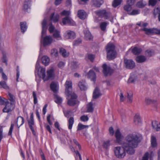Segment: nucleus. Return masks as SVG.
I'll return each instance as SVG.
<instances>
[{"mask_svg": "<svg viewBox=\"0 0 160 160\" xmlns=\"http://www.w3.org/2000/svg\"><path fill=\"white\" fill-rule=\"evenodd\" d=\"M142 139V136L139 134H129L125 138V142L122 143V146L129 154L134 153V148H137Z\"/></svg>", "mask_w": 160, "mask_h": 160, "instance_id": "1", "label": "nucleus"}, {"mask_svg": "<svg viewBox=\"0 0 160 160\" xmlns=\"http://www.w3.org/2000/svg\"><path fill=\"white\" fill-rule=\"evenodd\" d=\"M47 21L44 19L42 23V31L40 42L44 47L50 45L53 41V38L50 35L45 36L46 34Z\"/></svg>", "mask_w": 160, "mask_h": 160, "instance_id": "2", "label": "nucleus"}, {"mask_svg": "<svg viewBox=\"0 0 160 160\" xmlns=\"http://www.w3.org/2000/svg\"><path fill=\"white\" fill-rule=\"evenodd\" d=\"M107 57L109 60H112L117 56V52L115 50V46L112 43H108L106 48Z\"/></svg>", "mask_w": 160, "mask_h": 160, "instance_id": "3", "label": "nucleus"}, {"mask_svg": "<svg viewBox=\"0 0 160 160\" xmlns=\"http://www.w3.org/2000/svg\"><path fill=\"white\" fill-rule=\"evenodd\" d=\"M35 73L36 76L38 75L40 78H42L45 81L46 78L45 69L39 66L38 62H37Z\"/></svg>", "mask_w": 160, "mask_h": 160, "instance_id": "4", "label": "nucleus"}, {"mask_svg": "<svg viewBox=\"0 0 160 160\" xmlns=\"http://www.w3.org/2000/svg\"><path fill=\"white\" fill-rule=\"evenodd\" d=\"M126 150L123 147H117L115 148L114 152L116 156L119 158H123L126 155Z\"/></svg>", "mask_w": 160, "mask_h": 160, "instance_id": "5", "label": "nucleus"}, {"mask_svg": "<svg viewBox=\"0 0 160 160\" xmlns=\"http://www.w3.org/2000/svg\"><path fill=\"white\" fill-rule=\"evenodd\" d=\"M95 13L99 17L104 18L105 19H107L110 15V12L105 9L97 10L95 12Z\"/></svg>", "mask_w": 160, "mask_h": 160, "instance_id": "6", "label": "nucleus"}, {"mask_svg": "<svg viewBox=\"0 0 160 160\" xmlns=\"http://www.w3.org/2000/svg\"><path fill=\"white\" fill-rule=\"evenodd\" d=\"M70 96H71V98L68 100L67 102L69 105L73 106L79 103V102L77 100V96L75 93L71 94Z\"/></svg>", "mask_w": 160, "mask_h": 160, "instance_id": "7", "label": "nucleus"}, {"mask_svg": "<svg viewBox=\"0 0 160 160\" xmlns=\"http://www.w3.org/2000/svg\"><path fill=\"white\" fill-rule=\"evenodd\" d=\"M65 93L68 97L71 94L73 93L72 92V83L71 81H67L65 83Z\"/></svg>", "mask_w": 160, "mask_h": 160, "instance_id": "8", "label": "nucleus"}, {"mask_svg": "<svg viewBox=\"0 0 160 160\" xmlns=\"http://www.w3.org/2000/svg\"><path fill=\"white\" fill-rule=\"evenodd\" d=\"M124 62L125 68L128 69H132L135 66V63L132 59H125Z\"/></svg>", "mask_w": 160, "mask_h": 160, "instance_id": "9", "label": "nucleus"}, {"mask_svg": "<svg viewBox=\"0 0 160 160\" xmlns=\"http://www.w3.org/2000/svg\"><path fill=\"white\" fill-rule=\"evenodd\" d=\"M5 103L6 105L3 109V112L7 113L11 112L14 108V105L12 103L9 102L7 100H6Z\"/></svg>", "mask_w": 160, "mask_h": 160, "instance_id": "10", "label": "nucleus"}, {"mask_svg": "<svg viewBox=\"0 0 160 160\" xmlns=\"http://www.w3.org/2000/svg\"><path fill=\"white\" fill-rule=\"evenodd\" d=\"M62 22L63 25L68 24L74 25L75 24V22L69 17H65L63 18Z\"/></svg>", "mask_w": 160, "mask_h": 160, "instance_id": "11", "label": "nucleus"}, {"mask_svg": "<svg viewBox=\"0 0 160 160\" xmlns=\"http://www.w3.org/2000/svg\"><path fill=\"white\" fill-rule=\"evenodd\" d=\"M78 85L81 91L86 90L88 88V86L85 80H82L80 81Z\"/></svg>", "mask_w": 160, "mask_h": 160, "instance_id": "12", "label": "nucleus"}, {"mask_svg": "<svg viewBox=\"0 0 160 160\" xmlns=\"http://www.w3.org/2000/svg\"><path fill=\"white\" fill-rule=\"evenodd\" d=\"M103 72L106 76H107L108 74H111L112 72V70L111 68L109 67L106 64H104L102 66Z\"/></svg>", "mask_w": 160, "mask_h": 160, "instance_id": "13", "label": "nucleus"}, {"mask_svg": "<svg viewBox=\"0 0 160 160\" xmlns=\"http://www.w3.org/2000/svg\"><path fill=\"white\" fill-rule=\"evenodd\" d=\"M47 76H46L45 81H48L50 79L53 78L54 76V70L53 68H51L50 69L48 70L47 72Z\"/></svg>", "mask_w": 160, "mask_h": 160, "instance_id": "14", "label": "nucleus"}, {"mask_svg": "<svg viewBox=\"0 0 160 160\" xmlns=\"http://www.w3.org/2000/svg\"><path fill=\"white\" fill-rule=\"evenodd\" d=\"M92 6L96 8H99L103 3V0H92Z\"/></svg>", "mask_w": 160, "mask_h": 160, "instance_id": "15", "label": "nucleus"}, {"mask_svg": "<svg viewBox=\"0 0 160 160\" xmlns=\"http://www.w3.org/2000/svg\"><path fill=\"white\" fill-rule=\"evenodd\" d=\"M87 16V13L83 10H80L78 11V16L82 20L85 19Z\"/></svg>", "mask_w": 160, "mask_h": 160, "instance_id": "16", "label": "nucleus"}, {"mask_svg": "<svg viewBox=\"0 0 160 160\" xmlns=\"http://www.w3.org/2000/svg\"><path fill=\"white\" fill-rule=\"evenodd\" d=\"M50 88L51 90L54 93H56L58 91V89L57 83L54 82H52L50 85Z\"/></svg>", "mask_w": 160, "mask_h": 160, "instance_id": "17", "label": "nucleus"}, {"mask_svg": "<svg viewBox=\"0 0 160 160\" xmlns=\"http://www.w3.org/2000/svg\"><path fill=\"white\" fill-rule=\"evenodd\" d=\"M115 136L116 138L117 142H119L123 138V136L122 135L119 129H117L115 133Z\"/></svg>", "mask_w": 160, "mask_h": 160, "instance_id": "18", "label": "nucleus"}, {"mask_svg": "<svg viewBox=\"0 0 160 160\" xmlns=\"http://www.w3.org/2000/svg\"><path fill=\"white\" fill-rule=\"evenodd\" d=\"M20 28L21 32L24 33L27 29V23L26 22H21L20 23Z\"/></svg>", "mask_w": 160, "mask_h": 160, "instance_id": "19", "label": "nucleus"}, {"mask_svg": "<svg viewBox=\"0 0 160 160\" xmlns=\"http://www.w3.org/2000/svg\"><path fill=\"white\" fill-rule=\"evenodd\" d=\"M24 118L21 116H19L17 118L16 124L18 128L22 126L24 123Z\"/></svg>", "mask_w": 160, "mask_h": 160, "instance_id": "20", "label": "nucleus"}, {"mask_svg": "<svg viewBox=\"0 0 160 160\" xmlns=\"http://www.w3.org/2000/svg\"><path fill=\"white\" fill-rule=\"evenodd\" d=\"M59 16L58 14L54 15V13L51 14L50 18V20L53 21L54 22H56L58 21Z\"/></svg>", "mask_w": 160, "mask_h": 160, "instance_id": "21", "label": "nucleus"}, {"mask_svg": "<svg viewBox=\"0 0 160 160\" xmlns=\"http://www.w3.org/2000/svg\"><path fill=\"white\" fill-rule=\"evenodd\" d=\"M142 49L137 47H134L132 50V53L135 55H138L141 53L142 52Z\"/></svg>", "mask_w": 160, "mask_h": 160, "instance_id": "22", "label": "nucleus"}, {"mask_svg": "<svg viewBox=\"0 0 160 160\" xmlns=\"http://www.w3.org/2000/svg\"><path fill=\"white\" fill-rule=\"evenodd\" d=\"M102 95L100 92V90L98 88V87L96 88L93 92V98L94 99H97L100 96Z\"/></svg>", "mask_w": 160, "mask_h": 160, "instance_id": "23", "label": "nucleus"}, {"mask_svg": "<svg viewBox=\"0 0 160 160\" xmlns=\"http://www.w3.org/2000/svg\"><path fill=\"white\" fill-rule=\"evenodd\" d=\"M154 17L156 18L158 17V21L160 22V8H157L154 10L153 13Z\"/></svg>", "mask_w": 160, "mask_h": 160, "instance_id": "24", "label": "nucleus"}, {"mask_svg": "<svg viewBox=\"0 0 160 160\" xmlns=\"http://www.w3.org/2000/svg\"><path fill=\"white\" fill-rule=\"evenodd\" d=\"M146 59L145 56L140 55L136 57V60L138 63H142L144 62L146 60Z\"/></svg>", "mask_w": 160, "mask_h": 160, "instance_id": "25", "label": "nucleus"}, {"mask_svg": "<svg viewBox=\"0 0 160 160\" xmlns=\"http://www.w3.org/2000/svg\"><path fill=\"white\" fill-rule=\"evenodd\" d=\"M152 126L153 128L156 131H160V123L157 122H152Z\"/></svg>", "mask_w": 160, "mask_h": 160, "instance_id": "26", "label": "nucleus"}, {"mask_svg": "<svg viewBox=\"0 0 160 160\" xmlns=\"http://www.w3.org/2000/svg\"><path fill=\"white\" fill-rule=\"evenodd\" d=\"M151 142L152 147L154 148L157 146V142L156 137L154 136H152L151 138Z\"/></svg>", "mask_w": 160, "mask_h": 160, "instance_id": "27", "label": "nucleus"}, {"mask_svg": "<svg viewBox=\"0 0 160 160\" xmlns=\"http://www.w3.org/2000/svg\"><path fill=\"white\" fill-rule=\"evenodd\" d=\"M88 76L91 78L92 80L95 81L96 78V75L95 72L92 70H90L88 73Z\"/></svg>", "mask_w": 160, "mask_h": 160, "instance_id": "28", "label": "nucleus"}, {"mask_svg": "<svg viewBox=\"0 0 160 160\" xmlns=\"http://www.w3.org/2000/svg\"><path fill=\"white\" fill-rule=\"evenodd\" d=\"M68 38L70 39H73L76 37L75 33L73 31H67Z\"/></svg>", "mask_w": 160, "mask_h": 160, "instance_id": "29", "label": "nucleus"}, {"mask_svg": "<svg viewBox=\"0 0 160 160\" xmlns=\"http://www.w3.org/2000/svg\"><path fill=\"white\" fill-rule=\"evenodd\" d=\"M42 63L45 66L48 65L49 63L50 59L47 56H44L42 58Z\"/></svg>", "mask_w": 160, "mask_h": 160, "instance_id": "30", "label": "nucleus"}, {"mask_svg": "<svg viewBox=\"0 0 160 160\" xmlns=\"http://www.w3.org/2000/svg\"><path fill=\"white\" fill-rule=\"evenodd\" d=\"M85 37L86 39L87 40H91L93 38V37L89 31L86 30L84 31Z\"/></svg>", "mask_w": 160, "mask_h": 160, "instance_id": "31", "label": "nucleus"}, {"mask_svg": "<svg viewBox=\"0 0 160 160\" xmlns=\"http://www.w3.org/2000/svg\"><path fill=\"white\" fill-rule=\"evenodd\" d=\"M71 68L72 70H74L79 68V64L76 61H73L71 62Z\"/></svg>", "mask_w": 160, "mask_h": 160, "instance_id": "32", "label": "nucleus"}, {"mask_svg": "<svg viewBox=\"0 0 160 160\" xmlns=\"http://www.w3.org/2000/svg\"><path fill=\"white\" fill-rule=\"evenodd\" d=\"M60 53L64 57H67L69 54V53L67 52L65 49L62 48H60Z\"/></svg>", "mask_w": 160, "mask_h": 160, "instance_id": "33", "label": "nucleus"}, {"mask_svg": "<svg viewBox=\"0 0 160 160\" xmlns=\"http://www.w3.org/2000/svg\"><path fill=\"white\" fill-rule=\"evenodd\" d=\"M68 128L69 129H71L74 122V119L73 117H70L68 120Z\"/></svg>", "mask_w": 160, "mask_h": 160, "instance_id": "34", "label": "nucleus"}, {"mask_svg": "<svg viewBox=\"0 0 160 160\" xmlns=\"http://www.w3.org/2000/svg\"><path fill=\"white\" fill-rule=\"evenodd\" d=\"M141 30L144 31L145 32V33L148 35L152 34V28H144L141 29Z\"/></svg>", "mask_w": 160, "mask_h": 160, "instance_id": "35", "label": "nucleus"}, {"mask_svg": "<svg viewBox=\"0 0 160 160\" xmlns=\"http://www.w3.org/2000/svg\"><path fill=\"white\" fill-rule=\"evenodd\" d=\"M31 1L28 0L24 2L23 5V9L25 11H27L28 9L29 8L30 5Z\"/></svg>", "mask_w": 160, "mask_h": 160, "instance_id": "36", "label": "nucleus"}, {"mask_svg": "<svg viewBox=\"0 0 160 160\" xmlns=\"http://www.w3.org/2000/svg\"><path fill=\"white\" fill-rule=\"evenodd\" d=\"M108 23L106 22H103L100 23V28L101 30L103 31H105L106 30V27Z\"/></svg>", "mask_w": 160, "mask_h": 160, "instance_id": "37", "label": "nucleus"}, {"mask_svg": "<svg viewBox=\"0 0 160 160\" xmlns=\"http://www.w3.org/2000/svg\"><path fill=\"white\" fill-rule=\"evenodd\" d=\"M0 88H2L6 89H8L9 88L6 82L3 81L0 82Z\"/></svg>", "mask_w": 160, "mask_h": 160, "instance_id": "38", "label": "nucleus"}, {"mask_svg": "<svg viewBox=\"0 0 160 160\" xmlns=\"http://www.w3.org/2000/svg\"><path fill=\"white\" fill-rule=\"evenodd\" d=\"M87 112H93L94 108L93 107V103L92 102H90L87 105Z\"/></svg>", "mask_w": 160, "mask_h": 160, "instance_id": "39", "label": "nucleus"}, {"mask_svg": "<svg viewBox=\"0 0 160 160\" xmlns=\"http://www.w3.org/2000/svg\"><path fill=\"white\" fill-rule=\"evenodd\" d=\"M134 122H135L137 123V124L141 122V120L140 117L138 114H137L135 115L134 118Z\"/></svg>", "mask_w": 160, "mask_h": 160, "instance_id": "40", "label": "nucleus"}, {"mask_svg": "<svg viewBox=\"0 0 160 160\" xmlns=\"http://www.w3.org/2000/svg\"><path fill=\"white\" fill-rule=\"evenodd\" d=\"M29 126L33 125L34 124V121L33 113L31 114L30 119L28 120Z\"/></svg>", "mask_w": 160, "mask_h": 160, "instance_id": "41", "label": "nucleus"}, {"mask_svg": "<svg viewBox=\"0 0 160 160\" xmlns=\"http://www.w3.org/2000/svg\"><path fill=\"white\" fill-rule=\"evenodd\" d=\"M145 54L147 57H150L154 54L153 50H148L145 51Z\"/></svg>", "mask_w": 160, "mask_h": 160, "instance_id": "42", "label": "nucleus"}, {"mask_svg": "<svg viewBox=\"0 0 160 160\" xmlns=\"http://www.w3.org/2000/svg\"><path fill=\"white\" fill-rule=\"evenodd\" d=\"M122 1V0H114L112 3V6L114 8H116L121 4Z\"/></svg>", "mask_w": 160, "mask_h": 160, "instance_id": "43", "label": "nucleus"}, {"mask_svg": "<svg viewBox=\"0 0 160 160\" xmlns=\"http://www.w3.org/2000/svg\"><path fill=\"white\" fill-rule=\"evenodd\" d=\"M88 127V125H85L81 123H79L78 126V129L77 131H79L83 129Z\"/></svg>", "mask_w": 160, "mask_h": 160, "instance_id": "44", "label": "nucleus"}, {"mask_svg": "<svg viewBox=\"0 0 160 160\" xmlns=\"http://www.w3.org/2000/svg\"><path fill=\"white\" fill-rule=\"evenodd\" d=\"M55 102L57 103L60 104L62 101V99L57 95H55Z\"/></svg>", "mask_w": 160, "mask_h": 160, "instance_id": "45", "label": "nucleus"}, {"mask_svg": "<svg viewBox=\"0 0 160 160\" xmlns=\"http://www.w3.org/2000/svg\"><path fill=\"white\" fill-rule=\"evenodd\" d=\"M60 32L57 30H55L53 34V37L55 38L58 39L61 38V36L60 34Z\"/></svg>", "mask_w": 160, "mask_h": 160, "instance_id": "46", "label": "nucleus"}, {"mask_svg": "<svg viewBox=\"0 0 160 160\" xmlns=\"http://www.w3.org/2000/svg\"><path fill=\"white\" fill-rule=\"evenodd\" d=\"M146 4L143 3L142 1L138 2L136 4L137 7L139 8H142L144 7Z\"/></svg>", "mask_w": 160, "mask_h": 160, "instance_id": "47", "label": "nucleus"}, {"mask_svg": "<svg viewBox=\"0 0 160 160\" xmlns=\"http://www.w3.org/2000/svg\"><path fill=\"white\" fill-rule=\"evenodd\" d=\"M132 6L128 4L125 5L124 7V10L128 12V13L130 12V11L132 10Z\"/></svg>", "mask_w": 160, "mask_h": 160, "instance_id": "48", "label": "nucleus"}, {"mask_svg": "<svg viewBox=\"0 0 160 160\" xmlns=\"http://www.w3.org/2000/svg\"><path fill=\"white\" fill-rule=\"evenodd\" d=\"M128 101L129 103H131L132 100V92L128 93Z\"/></svg>", "mask_w": 160, "mask_h": 160, "instance_id": "49", "label": "nucleus"}, {"mask_svg": "<svg viewBox=\"0 0 160 160\" xmlns=\"http://www.w3.org/2000/svg\"><path fill=\"white\" fill-rule=\"evenodd\" d=\"M70 13V12L69 11L64 10L61 12V15L66 17H69Z\"/></svg>", "mask_w": 160, "mask_h": 160, "instance_id": "50", "label": "nucleus"}, {"mask_svg": "<svg viewBox=\"0 0 160 160\" xmlns=\"http://www.w3.org/2000/svg\"><path fill=\"white\" fill-rule=\"evenodd\" d=\"M110 145V141L108 140L104 142L103 144V147L104 148L107 149L109 147Z\"/></svg>", "mask_w": 160, "mask_h": 160, "instance_id": "51", "label": "nucleus"}, {"mask_svg": "<svg viewBox=\"0 0 160 160\" xmlns=\"http://www.w3.org/2000/svg\"><path fill=\"white\" fill-rule=\"evenodd\" d=\"M139 11L138 10H133L131 12L128 13V14L131 15H134L139 13Z\"/></svg>", "mask_w": 160, "mask_h": 160, "instance_id": "52", "label": "nucleus"}, {"mask_svg": "<svg viewBox=\"0 0 160 160\" xmlns=\"http://www.w3.org/2000/svg\"><path fill=\"white\" fill-rule=\"evenodd\" d=\"M51 53L52 55L54 56L55 57H56L58 56V51L55 48H53L51 50Z\"/></svg>", "mask_w": 160, "mask_h": 160, "instance_id": "53", "label": "nucleus"}, {"mask_svg": "<svg viewBox=\"0 0 160 160\" xmlns=\"http://www.w3.org/2000/svg\"><path fill=\"white\" fill-rule=\"evenodd\" d=\"M49 27L48 30L50 33H52L54 30L55 29V27L53 25H52L51 22L49 24Z\"/></svg>", "mask_w": 160, "mask_h": 160, "instance_id": "54", "label": "nucleus"}, {"mask_svg": "<svg viewBox=\"0 0 160 160\" xmlns=\"http://www.w3.org/2000/svg\"><path fill=\"white\" fill-rule=\"evenodd\" d=\"M80 120L84 122H86L88 121V118L87 116H85V115H83L82 116L80 117Z\"/></svg>", "mask_w": 160, "mask_h": 160, "instance_id": "55", "label": "nucleus"}, {"mask_svg": "<svg viewBox=\"0 0 160 160\" xmlns=\"http://www.w3.org/2000/svg\"><path fill=\"white\" fill-rule=\"evenodd\" d=\"M32 95L33 98L34 103V104H36L37 103L38 100L37 98L36 94L35 91L33 92Z\"/></svg>", "mask_w": 160, "mask_h": 160, "instance_id": "56", "label": "nucleus"}, {"mask_svg": "<svg viewBox=\"0 0 160 160\" xmlns=\"http://www.w3.org/2000/svg\"><path fill=\"white\" fill-rule=\"evenodd\" d=\"M152 34L160 35V30L156 28H152Z\"/></svg>", "mask_w": 160, "mask_h": 160, "instance_id": "57", "label": "nucleus"}, {"mask_svg": "<svg viewBox=\"0 0 160 160\" xmlns=\"http://www.w3.org/2000/svg\"><path fill=\"white\" fill-rule=\"evenodd\" d=\"M82 42V40L80 39H78L74 41L73 43V45L77 46L79 44L81 43Z\"/></svg>", "mask_w": 160, "mask_h": 160, "instance_id": "58", "label": "nucleus"}, {"mask_svg": "<svg viewBox=\"0 0 160 160\" xmlns=\"http://www.w3.org/2000/svg\"><path fill=\"white\" fill-rule=\"evenodd\" d=\"M149 4L152 6H154L156 4L157 2V0H149Z\"/></svg>", "mask_w": 160, "mask_h": 160, "instance_id": "59", "label": "nucleus"}, {"mask_svg": "<svg viewBox=\"0 0 160 160\" xmlns=\"http://www.w3.org/2000/svg\"><path fill=\"white\" fill-rule=\"evenodd\" d=\"M149 155V153L148 152H146L142 157V160H148Z\"/></svg>", "mask_w": 160, "mask_h": 160, "instance_id": "60", "label": "nucleus"}, {"mask_svg": "<svg viewBox=\"0 0 160 160\" xmlns=\"http://www.w3.org/2000/svg\"><path fill=\"white\" fill-rule=\"evenodd\" d=\"M14 124L12 123L11 125V126L9 129V130L8 133V135H11L12 134V130L13 129Z\"/></svg>", "mask_w": 160, "mask_h": 160, "instance_id": "61", "label": "nucleus"}, {"mask_svg": "<svg viewBox=\"0 0 160 160\" xmlns=\"http://www.w3.org/2000/svg\"><path fill=\"white\" fill-rule=\"evenodd\" d=\"M14 124L12 123L11 125V126L9 129V130L8 133V135H11L12 134V130L13 129Z\"/></svg>", "mask_w": 160, "mask_h": 160, "instance_id": "62", "label": "nucleus"}, {"mask_svg": "<svg viewBox=\"0 0 160 160\" xmlns=\"http://www.w3.org/2000/svg\"><path fill=\"white\" fill-rule=\"evenodd\" d=\"M88 58L92 62H93L94 58V56L92 54H89L88 55Z\"/></svg>", "mask_w": 160, "mask_h": 160, "instance_id": "63", "label": "nucleus"}, {"mask_svg": "<svg viewBox=\"0 0 160 160\" xmlns=\"http://www.w3.org/2000/svg\"><path fill=\"white\" fill-rule=\"evenodd\" d=\"M135 1V0H128L127 3L128 4L132 6L134 4Z\"/></svg>", "mask_w": 160, "mask_h": 160, "instance_id": "64", "label": "nucleus"}]
</instances>
